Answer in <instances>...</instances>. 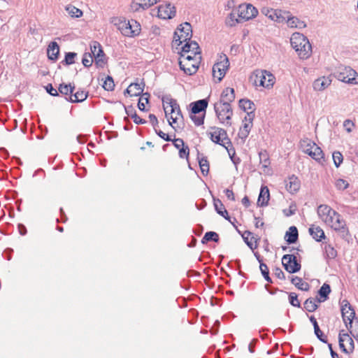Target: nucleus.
Here are the masks:
<instances>
[{
    "mask_svg": "<svg viewBox=\"0 0 358 358\" xmlns=\"http://www.w3.org/2000/svg\"><path fill=\"white\" fill-rule=\"evenodd\" d=\"M299 146L303 152L309 155L318 163H322L324 161V154L322 150L310 139L301 140Z\"/></svg>",
    "mask_w": 358,
    "mask_h": 358,
    "instance_id": "nucleus-1",
    "label": "nucleus"
},
{
    "mask_svg": "<svg viewBox=\"0 0 358 358\" xmlns=\"http://www.w3.org/2000/svg\"><path fill=\"white\" fill-rule=\"evenodd\" d=\"M334 76L338 80L348 83L357 84L358 75L357 73L350 66H341L334 73Z\"/></svg>",
    "mask_w": 358,
    "mask_h": 358,
    "instance_id": "nucleus-2",
    "label": "nucleus"
},
{
    "mask_svg": "<svg viewBox=\"0 0 358 358\" xmlns=\"http://www.w3.org/2000/svg\"><path fill=\"white\" fill-rule=\"evenodd\" d=\"M118 29L124 36L134 38L140 35L141 27L135 20H124L119 23Z\"/></svg>",
    "mask_w": 358,
    "mask_h": 358,
    "instance_id": "nucleus-3",
    "label": "nucleus"
},
{
    "mask_svg": "<svg viewBox=\"0 0 358 358\" xmlns=\"http://www.w3.org/2000/svg\"><path fill=\"white\" fill-rule=\"evenodd\" d=\"M192 37V29L190 23L185 22V23L180 25L178 30L174 32L173 45L178 46L181 45L183 41H190Z\"/></svg>",
    "mask_w": 358,
    "mask_h": 358,
    "instance_id": "nucleus-4",
    "label": "nucleus"
},
{
    "mask_svg": "<svg viewBox=\"0 0 358 358\" xmlns=\"http://www.w3.org/2000/svg\"><path fill=\"white\" fill-rule=\"evenodd\" d=\"M261 11L262 14L278 23H287L289 25V22L291 20V14L289 11L266 7L262 8Z\"/></svg>",
    "mask_w": 358,
    "mask_h": 358,
    "instance_id": "nucleus-5",
    "label": "nucleus"
},
{
    "mask_svg": "<svg viewBox=\"0 0 358 358\" xmlns=\"http://www.w3.org/2000/svg\"><path fill=\"white\" fill-rule=\"evenodd\" d=\"M162 100L166 118H169V115L176 113L177 117H180V118L183 119V115L179 104L176 99L171 97L170 94L163 96Z\"/></svg>",
    "mask_w": 358,
    "mask_h": 358,
    "instance_id": "nucleus-6",
    "label": "nucleus"
},
{
    "mask_svg": "<svg viewBox=\"0 0 358 358\" xmlns=\"http://www.w3.org/2000/svg\"><path fill=\"white\" fill-rule=\"evenodd\" d=\"M301 43H303V45H306L307 49H303L300 54L303 58H309L312 54V46L309 40L303 34L292 32V48L299 47Z\"/></svg>",
    "mask_w": 358,
    "mask_h": 358,
    "instance_id": "nucleus-7",
    "label": "nucleus"
},
{
    "mask_svg": "<svg viewBox=\"0 0 358 358\" xmlns=\"http://www.w3.org/2000/svg\"><path fill=\"white\" fill-rule=\"evenodd\" d=\"M331 227L337 232L338 235L344 241L350 243L352 241V236L346 225L345 221L341 215L335 220L331 224Z\"/></svg>",
    "mask_w": 358,
    "mask_h": 358,
    "instance_id": "nucleus-8",
    "label": "nucleus"
},
{
    "mask_svg": "<svg viewBox=\"0 0 358 358\" xmlns=\"http://www.w3.org/2000/svg\"><path fill=\"white\" fill-rule=\"evenodd\" d=\"M214 110L215 112L217 117L219 119L220 122L226 124L229 126L231 124L229 122L233 115V110L231 105H217L214 104Z\"/></svg>",
    "mask_w": 358,
    "mask_h": 358,
    "instance_id": "nucleus-9",
    "label": "nucleus"
},
{
    "mask_svg": "<svg viewBox=\"0 0 358 358\" xmlns=\"http://www.w3.org/2000/svg\"><path fill=\"white\" fill-rule=\"evenodd\" d=\"M223 59L222 61L215 63L213 66V76L217 78V83H220L226 74L227 70L229 67V62L226 55L220 57Z\"/></svg>",
    "mask_w": 358,
    "mask_h": 358,
    "instance_id": "nucleus-10",
    "label": "nucleus"
},
{
    "mask_svg": "<svg viewBox=\"0 0 358 358\" xmlns=\"http://www.w3.org/2000/svg\"><path fill=\"white\" fill-rule=\"evenodd\" d=\"M131 86V90H133V93L131 96H141L138 102V108L141 111H146L147 109L145 108V103H143V99H145V103H149V100L150 98V94L148 92H143V89L141 87V85H138V82L132 83L130 84Z\"/></svg>",
    "mask_w": 358,
    "mask_h": 358,
    "instance_id": "nucleus-11",
    "label": "nucleus"
},
{
    "mask_svg": "<svg viewBox=\"0 0 358 358\" xmlns=\"http://www.w3.org/2000/svg\"><path fill=\"white\" fill-rule=\"evenodd\" d=\"M317 214L325 222H330L331 224L341 216L338 213L333 210L330 206L324 204L318 206Z\"/></svg>",
    "mask_w": 358,
    "mask_h": 358,
    "instance_id": "nucleus-12",
    "label": "nucleus"
},
{
    "mask_svg": "<svg viewBox=\"0 0 358 358\" xmlns=\"http://www.w3.org/2000/svg\"><path fill=\"white\" fill-rule=\"evenodd\" d=\"M257 14V9L252 4H242L239 6L238 16L244 21L255 17Z\"/></svg>",
    "mask_w": 358,
    "mask_h": 358,
    "instance_id": "nucleus-13",
    "label": "nucleus"
},
{
    "mask_svg": "<svg viewBox=\"0 0 358 358\" xmlns=\"http://www.w3.org/2000/svg\"><path fill=\"white\" fill-rule=\"evenodd\" d=\"M213 129L215 131L209 134L210 140L216 144L225 147L226 142L229 139L227 131L224 129L218 127H213Z\"/></svg>",
    "mask_w": 358,
    "mask_h": 358,
    "instance_id": "nucleus-14",
    "label": "nucleus"
},
{
    "mask_svg": "<svg viewBox=\"0 0 358 358\" xmlns=\"http://www.w3.org/2000/svg\"><path fill=\"white\" fill-rule=\"evenodd\" d=\"M274 76L267 71H263L260 75H257L255 80L256 85L262 86L266 88L272 87L274 84Z\"/></svg>",
    "mask_w": 358,
    "mask_h": 358,
    "instance_id": "nucleus-15",
    "label": "nucleus"
},
{
    "mask_svg": "<svg viewBox=\"0 0 358 358\" xmlns=\"http://www.w3.org/2000/svg\"><path fill=\"white\" fill-rule=\"evenodd\" d=\"M160 0H132L130 10L134 13H139L148 9Z\"/></svg>",
    "mask_w": 358,
    "mask_h": 358,
    "instance_id": "nucleus-16",
    "label": "nucleus"
},
{
    "mask_svg": "<svg viewBox=\"0 0 358 358\" xmlns=\"http://www.w3.org/2000/svg\"><path fill=\"white\" fill-rule=\"evenodd\" d=\"M157 9V17L161 19H172L176 15V8L171 3L159 5Z\"/></svg>",
    "mask_w": 358,
    "mask_h": 358,
    "instance_id": "nucleus-17",
    "label": "nucleus"
},
{
    "mask_svg": "<svg viewBox=\"0 0 358 358\" xmlns=\"http://www.w3.org/2000/svg\"><path fill=\"white\" fill-rule=\"evenodd\" d=\"M235 91L234 88L227 87L221 93L219 101L214 104L217 105H231L235 100Z\"/></svg>",
    "mask_w": 358,
    "mask_h": 358,
    "instance_id": "nucleus-18",
    "label": "nucleus"
},
{
    "mask_svg": "<svg viewBox=\"0 0 358 358\" xmlns=\"http://www.w3.org/2000/svg\"><path fill=\"white\" fill-rule=\"evenodd\" d=\"M208 105V98L200 99L189 104L190 113L193 114H199L201 112L206 114V110Z\"/></svg>",
    "mask_w": 358,
    "mask_h": 358,
    "instance_id": "nucleus-19",
    "label": "nucleus"
},
{
    "mask_svg": "<svg viewBox=\"0 0 358 358\" xmlns=\"http://www.w3.org/2000/svg\"><path fill=\"white\" fill-rule=\"evenodd\" d=\"M308 231L310 235L317 242H322L323 240L327 239L323 229L319 226L312 224L309 227Z\"/></svg>",
    "mask_w": 358,
    "mask_h": 358,
    "instance_id": "nucleus-20",
    "label": "nucleus"
},
{
    "mask_svg": "<svg viewBox=\"0 0 358 358\" xmlns=\"http://www.w3.org/2000/svg\"><path fill=\"white\" fill-rule=\"evenodd\" d=\"M331 81L330 76H322L313 82V87L316 91H322L331 85Z\"/></svg>",
    "mask_w": 358,
    "mask_h": 358,
    "instance_id": "nucleus-21",
    "label": "nucleus"
},
{
    "mask_svg": "<svg viewBox=\"0 0 358 358\" xmlns=\"http://www.w3.org/2000/svg\"><path fill=\"white\" fill-rule=\"evenodd\" d=\"M88 96V92L79 90L73 92L71 96H65V99L71 103H80L84 101Z\"/></svg>",
    "mask_w": 358,
    "mask_h": 358,
    "instance_id": "nucleus-22",
    "label": "nucleus"
},
{
    "mask_svg": "<svg viewBox=\"0 0 358 358\" xmlns=\"http://www.w3.org/2000/svg\"><path fill=\"white\" fill-rule=\"evenodd\" d=\"M310 322L312 323L314 328V333L316 337L322 343H327V337L324 335L320 329L319 324L315 316L311 315L309 317Z\"/></svg>",
    "mask_w": 358,
    "mask_h": 358,
    "instance_id": "nucleus-23",
    "label": "nucleus"
},
{
    "mask_svg": "<svg viewBox=\"0 0 358 358\" xmlns=\"http://www.w3.org/2000/svg\"><path fill=\"white\" fill-rule=\"evenodd\" d=\"M48 57L50 60L56 61L59 54V47L57 42L52 41L47 48Z\"/></svg>",
    "mask_w": 358,
    "mask_h": 358,
    "instance_id": "nucleus-24",
    "label": "nucleus"
},
{
    "mask_svg": "<svg viewBox=\"0 0 358 358\" xmlns=\"http://www.w3.org/2000/svg\"><path fill=\"white\" fill-rule=\"evenodd\" d=\"M270 199L269 189L266 186H262L259 194L257 205L259 206H266L268 205Z\"/></svg>",
    "mask_w": 358,
    "mask_h": 358,
    "instance_id": "nucleus-25",
    "label": "nucleus"
},
{
    "mask_svg": "<svg viewBox=\"0 0 358 358\" xmlns=\"http://www.w3.org/2000/svg\"><path fill=\"white\" fill-rule=\"evenodd\" d=\"M213 205L217 214L223 217L225 220L230 221V217L228 215V212L221 200L213 198Z\"/></svg>",
    "mask_w": 358,
    "mask_h": 358,
    "instance_id": "nucleus-26",
    "label": "nucleus"
},
{
    "mask_svg": "<svg viewBox=\"0 0 358 358\" xmlns=\"http://www.w3.org/2000/svg\"><path fill=\"white\" fill-rule=\"evenodd\" d=\"M331 291L330 285L327 283H324L317 291V294L320 296L319 298L316 297L317 302L322 303L327 301L329 299Z\"/></svg>",
    "mask_w": 358,
    "mask_h": 358,
    "instance_id": "nucleus-27",
    "label": "nucleus"
},
{
    "mask_svg": "<svg viewBox=\"0 0 358 358\" xmlns=\"http://www.w3.org/2000/svg\"><path fill=\"white\" fill-rule=\"evenodd\" d=\"M197 159L201 169V171L203 176H206L209 172V163L207 157L200 154L198 151Z\"/></svg>",
    "mask_w": 358,
    "mask_h": 358,
    "instance_id": "nucleus-28",
    "label": "nucleus"
},
{
    "mask_svg": "<svg viewBox=\"0 0 358 358\" xmlns=\"http://www.w3.org/2000/svg\"><path fill=\"white\" fill-rule=\"evenodd\" d=\"M75 84L74 83H62L58 87V92L62 94V95H65L66 96H71L72 93L74 92L75 90Z\"/></svg>",
    "mask_w": 358,
    "mask_h": 358,
    "instance_id": "nucleus-29",
    "label": "nucleus"
},
{
    "mask_svg": "<svg viewBox=\"0 0 358 358\" xmlns=\"http://www.w3.org/2000/svg\"><path fill=\"white\" fill-rule=\"evenodd\" d=\"M356 315L355 310H352V312H350L349 315H345L344 313H343V320L345 324V327L349 330L350 333L352 334L353 332V320Z\"/></svg>",
    "mask_w": 358,
    "mask_h": 358,
    "instance_id": "nucleus-30",
    "label": "nucleus"
},
{
    "mask_svg": "<svg viewBox=\"0 0 358 358\" xmlns=\"http://www.w3.org/2000/svg\"><path fill=\"white\" fill-rule=\"evenodd\" d=\"M94 57L95 60V65L97 67L103 68L107 63L108 58L106 57L103 48L99 49Z\"/></svg>",
    "mask_w": 358,
    "mask_h": 358,
    "instance_id": "nucleus-31",
    "label": "nucleus"
},
{
    "mask_svg": "<svg viewBox=\"0 0 358 358\" xmlns=\"http://www.w3.org/2000/svg\"><path fill=\"white\" fill-rule=\"evenodd\" d=\"M259 163L262 165V169L265 171L270 166V157L268 152L266 150H262L259 152Z\"/></svg>",
    "mask_w": 358,
    "mask_h": 358,
    "instance_id": "nucleus-32",
    "label": "nucleus"
},
{
    "mask_svg": "<svg viewBox=\"0 0 358 358\" xmlns=\"http://www.w3.org/2000/svg\"><path fill=\"white\" fill-rule=\"evenodd\" d=\"M345 337H348V334L342 329L339 331L338 334V344L341 350L345 354H350L352 352H350V349L347 348L344 344Z\"/></svg>",
    "mask_w": 358,
    "mask_h": 358,
    "instance_id": "nucleus-33",
    "label": "nucleus"
},
{
    "mask_svg": "<svg viewBox=\"0 0 358 358\" xmlns=\"http://www.w3.org/2000/svg\"><path fill=\"white\" fill-rule=\"evenodd\" d=\"M318 302L317 298L310 297L306 300L303 303L304 308L310 313L314 312L318 308Z\"/></svg>",
    "mask_w": 358,
    "mask_h": 358,
    "instance_id": "nucleus-34",
    "label": "nucleus"
},
{
    "mask_svg": "<svg viewBox=\"0 0 358 358\" xmlns=\"http://www.w3.org/2000/svg\"><path fill=\"white\" fill-rule=\"evenodd\" d=\"M292 285H294L299 289L302 291H308L310 289L309 284L297 276H292Z\"/></svg>",
    "mask_w": 358,
    "mask_h": 358,
    "instance_id": "nucleus-35",
    "label": "nucleus"
},
{
    "mask_svg": "<svg viewBox=\"0 0 358 358\" xmlns=\"http://www.w3.org/2000/svg\"><path fill=\"white\" fill-rule=\"evenodd\" d=\"M220 240L219 235L215 231H207L201 239V243L206 244L209 241L217 243Z\"/></svg>",
    "mask_w": 358,
    "mask_h": 358,
    "instance_id": "nucleus-36",
    "label": "nucleus"
},
{
    "mask_svg": "<svg viewBox=\"0 0 358 358\" xmlns=\"http://www.w3.org/2000/svg\"><path fill=\"white\" fill-rule=\"evenodd\" d=\"M226 143L227 144V145H225V147H224L229 155V157L231 159V160L232 161V162L236 164V163H239L240 162V159L239 158H237V160H236L234 156L236 155V151H235V149L232 145V143L230 139H228V141L226 142Z\"/></svg>",
    "mask_w": 358,
    "mask_h": 358,
    "instance_id": "nucleus-37",
    "label": "nucleus"
},
{
    "mask_svg": "<svg viewBox=\"0 0 358 358\" xmlns=\"http://www.w3.org/2000/svg\"><path fill=\"white\" fill-rule=\"evenodd\" d=\"M301 257L298 252L292 254V273L299 272L301 268Z\"/></svg>",
    "mask_w": 358,
    "mask_h": 358,
    "instance_id": "nucleus-38",
    "label": "nucleus"
},
{
    "mask_svg": "<svg viewBox=\"0 0 358 358\" xmlns=\"http://www.w3.org/2000/svg\"><path fill=\"white\" fill-rule=\"evenodd\" d=\"M178 64L180 70L183 71L187 75L192 76L197 71V67H193L191 65L187 67V64H185L182 59H179Z\"/></svg>",
    "mask_w": 358,
    "mask_h": 358,
    "instance_id": "nucleus-39",
    "label": "nucleus"
},
{
    "mask_svg": "<svg viewBox=\"0 0 358 358\" xmlns=\"http://www.w3.org/2000/svg\"><path fill=\"white\" fill-rule=\"evenodd\" d=\"M238 106L241 109L246 112L248 110H253L255 108V103L248 99H241L239 100Z\"/></svg>",
    "mask_w": 358,
    "mask_h": 358,
    "instance_id": "nucleus-40",
    "label": "nucleus"
},
{
    "mask_svg": "<svg viewBox=\"0 0 358 358\" xmlns=\"http://www.w3.org/2000/svg\"><path fill=\"white\" fill-rule=\"evenodd\" d=\"M282 264L285 271L289 273L287 278L291 279V254H287L283 255L282 258Z\"/></svg>",
    "mask_w": 358,
    "mask_h": 358,
    "instance_id": "nucleus-41",
    "label": "nucleus"
},
{
    "mask_svg": "<svg viewBox=\"0 0 358 358\" xmlns=\"http://www.w3.org/2000/svg\"><path fill=\"white\" fill-rule=\"evenodd\" d=\"M324 250L326 258L333 259L337 257V251L330 244L325 243Z\"/></svg>",
    "mask_w": 358,
    "mask_h": 358,
    "instance_id": "nucleus-42",
    "label": "nucleus"
},
{
    "mask_svg": "<svg viewBox=\"0 0 358 358\" xmlns=\"http://www.w3.org/2000/svg\"><path fill=\"white\" fill-rule=\"evenodd\" d=\"M77 53L74 52H68L65 53L64 59L61 62L63 65L69 66L75 63V58Z\"/></svg>",
    "mask_w": 358,
    "mask_h": 358,
    "instance_id": "nucleus-43",
    "label": "nucleus"
},
{
    "mask_svg": "<svg viewBox=\"0 0 358 358\" xmlns=\"http://www.w3.org/2000/svg\"><path fill=\"white\" fill-rule=\"evenodd\" d=\"M197 114H193L190 113L189 117L194 122V124L199 127L204 123V119H205V113H202L201 115L197 116Z\"/></svg>",
    "mask_w": 358,
    "mask_h": 358,
    "instance_id": "nucleus-44",
    "label": "nucleus"
},
{
    "mask_svg": "<svg viewBox=\"0 0 358 358\" xmlns=\"http://www.w3.org/2000/svg\"><path fill=\"white\" fill-rule=\"evenodd\" d=\"M68 13L73 17H79L83 15V11L73 6L69 5L66 8Z\"/></svg>",
    "mask_w": 358,
    "mask_h": 358,
    "instance_id": "nucleus-45",
    "label": "nucleus"
},
{
    "mask_svg": "<svg viewBox=\"0 0 358 358\" xmlns=\"http://www.w3.org/2000/svg\"><path fill=\"white\" fill-rule=\"evenodd\" d=\"M102 87L106 91H113L114 90L115 83H114V80H113V78H112V76H108L106 78V79L102 85Z\"/></svg>",
    "mask_w": 358,
    "mask_h": 358,
    "instance_id": "nucleus-46",
    "label": "nucleus"
},
{
    "mask_svg": "<svg viewBox=\"0 0 358 358\" xmlns=\"http://www.w3.org/2000/svg\"><path fill=\"white\" fill-rule=\"evenodd\" d=\"M352 310H355L351 304L347 299H344L341 302V315H343V313H345V315H349L350 312H352Z\"/></svg>",
    "mask_w": 358,
    "mask_h": 358,
    "instance_id": "nucleus-47",
    "label": "nucleus"
},
{
    "mask_svg": "<svg viewBox=\"0 0 358 358\" xmlns=\"http://www.w3.org/2000/svg\"><path fill=\"white\" fill-rule=\"evenodd\" d=\"M241 20L242 19L239 17L236 18V15L233 13H231L226 20V24L229 27H234L236 24L241 22Z\"/></svg>",
    "mask_w": 358,
    "mask_h": 358,
    "instance_id": "nucleus-48",
    "label": "nucleus"
},
{
    "mask_svg": "<svg viewBox=\"0 0 358 358\" xmlns=\"http://www.w3.org/2000/svg\"><path fill=\"white\" fill-rule=\"evenodd\" d=\"M252 235V233L249 231H245V233L242 235V237L246 243V245L252 250H254L257 248V245L255 243V245L252 243V241H249L248 236ZM255 243H257V240H255Z\"/></svg>",
    "mask_w": 358,
    "mask_h": 358,
    "instance_id": "nucleus-49",
    "label": "nucleus"
},
{
    "mask_svg": "<svg viewBox=\"0 0 358 358\" xmlns=\"http://www.w3.org/2000/svg\"><path fill=\"white\" fill-rule=\"evenodd\" d=\"M334 165L336 168L339 167L343 160V157L339 151H335L332 155Z\"/></svg>",
    "mask_w": 358,
    "mask_h": 358,
    "instance_id": "nucleus-50",
    "label": "nucleus"
},
{
    "mask_svg": "<svg viewBox=\"0 0 358 358\" xmlns=\"http://www.w3.org/2000/svg\"><path fill=\"white\" fill-rule=\"evenodd\" d=\"M92 55L89 52H85L83 55V59H82V63L85 67H90L92 66L93 59Z\"/></svg>",
    "mask_w": 358,
    "mask_h": 358,
    "instance_id": "nucleus-51",
    "label": "nucleus"
},
{
    "mask_svg": "<svg viewBox=\"0 0 358 358\" xmlns=\"http://www.w3.org/2000/svg\"><path fill=\"white\" fill-rule=\"evenodd\" d=\"M185 43L183 46L181 47L180 51L178 52L180 57H185V55L191 52V40L184 41Z\"/></svg>",
    "mask_w": 358,
    "mask_h": 358,
    "instance_id": "nucleus-52",
    "label": "nucleus"
},
{
    "mask_svg": "<svg viewBox=\"0 0 358 358\" xmlns=\"http://www.w3.org/2000/svg\"><path fill=\"white\" fill-rule=\"evenodd\" d=\"M292 28L295 27L300 29L305 28L306 27V23L304 21L301 20L298 17L292 16Z\"/></svg>",
    "mask_w": 358,
    "mask_h": 358,
    "instance_id": "nucleus-53",
    "label": "nucleus"
},
{
    "mask_svg": "<svg viewBox=\"0 0 358 358\" xmlns=\"http://www.w3.org/2000/svg\"><path fill=\"white\" fill-rule=\"evenodd\" d=\"M301 187V180L292 174V194L296 193Z\"/></svg>",
    "mask_w": 358,
    "mask_h": 358,
    "instance_id": "nucleus-54",
    "label": "nucleus"
},
{
    "mask_svg": "<svg viewBox=\"0 0 358 358\" xmlns=\"http://www.w3.org/2000/svg\"><path fill=\"white\" fill-rule=\"evenodd\" d=\"M102 48H102L101 45L98 41H93L90 43V50H91L90 54L92 55V57H94L97 53V51L99 49H102Z\"/></svg>",
    "mask_w": 358,
    "mask_h": 358,
    "instance_id": "nucleus-55",
    "label": "nucleus"
},
{
    "mask_svg": "<svg viewBox=\"0 0 358 358\" xmlns=\"http://www.w3.org/2000/svg\"><path fill=\"white\" fill-rule=\"evenodd\" d=\"M335 185L339 190H344L349 186V183L345 180L339 178L336 181Z\"/></svg>",
    "mask_w": 358,
    "mask_h": 358,
    "instance_id": "nucleus-56",
    "label": "nucleus"
},
{
    "mask_svg": "<svg viewBox=\"0 0 358 358\" xmlns=\"http://www.w3.org/2000/svg\"><path fill=\"white\" fill-rule=\"evenodd\" d=\"M45 89L46 92L50 95H51L52 96H59L58 90H56L55 88H54V87L52 86V85L51 83L48 84L45 87Z\"/></svg>",
    "mask_w": 358,
    "mask_h": 358,
    "instance_id": "nucleus-57",
    "label": "nucleus"
},
{
    "mask_svg": "<svg viewBox=\"0 0 358 358\" xmlns=\"http://www.w3.org/2000/svg\"><path fill=\"white\" fill-rule=\"evenodd\" d=\"M189 149L188 145H185L181 149L179 150V157L182 159L186 158L187 159L189 157Z\"/></svg>",
    "mask_w": 358,
    "mask_h": 358,
    "instance_id": "nucleus-58",
    "label": "nucleus"
},
{
    "mask_svg": "<svg viewBox=\"0 0 358 358\" xmlns=\"http://www.w3.org/2000/svg\"><path fill=\"white\" fill-rule=\"evenodd\" d=\"M124 110H125V113H127V115L128 116H130L132 119L134 117L136 118V115H137L136 114V111L135 110V108L133 107V106H124Z\"/></svg>",
    "mask_w": 358,
    "mask_h": 358,
    "instance_id": "nucleus-59",
    "label": "nucleus"
},
{
    "mask_svg": "<svg viewBox=\"0 0 358 358\" xmlns=\"http://www.w3.org/2000/svg\"><path fill=\"white\" fill-rule=\"evenodd\" d=\"M191 44H192L191 52L194 55V56L200 55L201 51H200V48H199V44L194 41H191Z\"/></svg>",
    "mask_w": 358,
    "mask_h": 358,
    "instance_id": "nucleus-60",
    "label": "nucleus"
},
{
    "mask_svg": "<svg viewBox=\"0 0 358 358\" xmlns=\"http://www.w3.org/2000/svg\"><path fill=\"white\" fill-rule=\"evenodd\" d=\"M155 133L157 134V135L160 137L161 138L164 139V141H171L172 139L169 136V134H166L165 133H164L161 130H157V129L155 130Z\"/></svg>",
    "mask_w": 358,
    "mask_h": 358,
    "instance_id": "nucleus-61",
    "label": "nucleus"
},
{
    "mask_svg": "<svg viewBox=\"0 0 358 358\" xmlns=\"http://www.w3.org/2000/svg\"><path fill=\"white\" fill-rule=\"evenodd\" d=\"M171 141L173 142V144L175 146V148H177L178 150L185 145L184 141L182 138H175L173 140L172 139Z\"/></svg>",
    "mask_w": 358,
    "mask_h": 358,
    "instance_id": "nucleus-62",
    "label": "nucleus"
},
{
    "mask_svg": "<svg viewBox=\"0 0 358 358\" xmlns=\"http://www.w3.org/2000/svg\"><path fill=\"white\" fill-rule=\"evenodd\" d=\"M273 273L276 278L280 280L285 279V275L284 272L281 270V268L276 267L273 270Z\"/></svg>",
    "mask_w": 358,
    "mask_h": 358,
    "instance_id": "nucleus-63",
    "label": "nucleus"
},
{
    "mask_svg": "<svg viewBox=\"0 0 358 358\" xmlns=\"http://www.w3.org/2000/svg\"><path fill=\"white\" fill-rule=\"evenodd\" d=\"M259 268H260L261 273H262V276H264L266 274L269 273L268 268L267 265L266 264H264V262H261V264H259Z\"/></svg>",
    "mask_w": 358,
    "mask_h": 358,
    "instance_id": "nucleus-64",
    "label": "nucleus"
}]
</instances>
